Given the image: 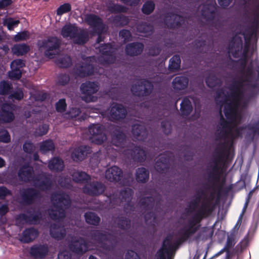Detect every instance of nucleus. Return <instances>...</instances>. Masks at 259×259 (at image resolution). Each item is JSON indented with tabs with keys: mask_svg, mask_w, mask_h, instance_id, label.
Segmentation results:
<instances>
[{
	"mask_svg": "<svg viewBox=\"0 0 259 259\" xmlns=\"http://www.w3.org/2000/svg\"><path fill=\"white\" fill-rule=\"evenodd\" d=\"M240 34L242 35L244 37L245 40L244 46L247 45V47H250L251 39L252 38H254V35L250 32L248 29L240 31L233 36L230 41L229 49V52L232 53L234 58L238 57L242 48L243 41L241 36L239 35Z\"/></svg>",
	"mask_w": 259,
	"mask_h": 259,
	"instance_id": "7ed1b4c3",
	"label": "nucleus"
},
{
	"mask_svg": "<svg viewBox=\"0 0 259 259\" xmlns=\"http://www.w3.org/2000/svg\"><path fill=\"white\" fill-rule=\"evenodd\" d=\"M113 22L121 26H125L128 24L129 19L127 16L124 15L116 16L113 18Z\"/></svg>",
	"mask_w": 259,
	"mask_h": 259,
	"instance_id": "774afa93",
	"label": "nucleus"
},
{
	"mask_svg": "<svg viewBox=\"0 0 259 259\" xmlns=\"http://www.w3.org/2000/svg\"><path fill=\"white\" fill-rule=\"evenodd\" d=\"M123 154L128 158L137 162H144L146 158V152L139 146L133 145L132 148L125 149Z\"/></svg>",
	"mask_w": 259,
	"mask_h": 259,
	"instance_id": "dca6fc26",
	"label": "nucleus"
},
{
	"mask_svg": "<svg viewBox=\"0 0 259 259\" xmlns=\"http://www.w3.org/2000/svg\"><path fill=\"white\" fill-rule=\"evenodd\" d=\"M55 145L52 140H48L42 142L40 145V150L42 153L53 151Z\"/></svg>",
	"mask_w": 259,
	"mask_h": 259,
	"instance_id": "4d7b16f0",
	"label": "nucleus"
},
{
	"mask_svg": "<svg viewBox=\"0 0 259 259\" xmlns=\"http://www.w3.org/2000/svg\"><path fill=\"white\" fill-rule=\"evenodd\" d=\"M58 63L61 68H68L72 64L71 59L69 56H65L59 59Z\"/></svg>",
	"mask_w": 259,
	"mask_h": 259,
	"instance_id": "338daca9",
	"label": "nucleus"
},
{
	"mask_svg": "<svg viewBox=\"0 0 259 259\" xmlns=\"http://www.w3.org/2000/svg\"><path fill=\"white\" fill-rule=\"evenodd\" d=\"M180 111L183 116H189L193 111V106L191 101L187 98L185 97L180 104Z\"/></svg>",
	"mask_w": 259,
	"mask_h": 259,
	"instance_id": "a19ab883",
	"label": "nucleus"
},
{
	"mask_svg": "<svg viewBox=\"0 0 259 259\" xmlns=\"http://www.w3.org/2000/svg\"><path fill=\"white\" fill-rule=\"evenodd\" d=\"M48 167L52 171H61L64 167V162L59 157H54L50 161Z\"/></svg>",
	"mask_w": 259,
	"mask_h": 259,
	"instance_id": "79ce46f5",
	"label": "nucleus"
},
{
	"mask_svg": "<svg viewBox=\"0 0 259 259\" xmlns=\"http://www.w3.org/2000/svg\"><path fill=\"white\" fill-rule=\"evenodd\" d=\"M74 44L79 45H82L86 44L89 40L88 32L84 30H80L77 32L75 38H73Z\"/></svg>",
	"mask_w": 259,
	"mask_h": 259,
	"instance_id": "de8ad7c7",
	"label": "nucleus"
},
{
	"mask_svg": "<svg viewBox=\"0 0 259 259\" xmlns=\"http://www.w3.org/2000/svg\"><path fill=\"white\" fill-rule=\"evenodd\" d=\"M81 113V110L76 107L72 108L70 109L67 113L66 114L68 115V117L71 119H75L78 117V119L79 121H81L82 120H84V118H83L82 116L78 117L79 115Z\"/></svg>",
	"mask_w": 259,
	"mask_h": 259,
	"instance_id": "e2e57ef3",
	"label": "nucleus"
},
{
	"mask_svg": "<svg viewBox=\"0 0 259 259\" xmlns=\"http://www.w3.org/2000/svg\"><path fill=\"white\" fill-rule=\"evenodd\" d=\"M84 217L86 223L93 226H98L101 222L100 218L94 212L87 211L84 213Z\"/></svg>",
	"mask_w": 259,
	"mask_h": 259,
	"instance_id": "37998d69",
	"label": "nucleus"
},
{
	"mask_svg": "<svg viewBox=\"0 0 259 259\" xmlns=\"http://www.w3.org/2000/svg\"><path fill=\"white\" fill-rule=\"evenodd\" d=\"M85 22L92 27L93 30L98 31L99 33H104L107 30L106 25L104 23L102 19L99 16L94 14H88L85 17Z\"/></svg>",
	"mask_w": 259,
	"mask_h": 259,
	"instance_id": "2eb2a0df",
	"label": "nucleus"
},
{
	"mask_svg": "<svg viewBox=\"0 0 259 259\" xmlns=\"http://www.w3.org/2000/svg\"><path fill=\"white\" fill-rule=\"evenodd\" d=\"M71 5L69 3H65L60 5L56 10L57 16H62L64 14L68 13L71 11Z\"/></svg>",
	"mask_w": 259,
	"mask_h": 259,
	"instance_id": "69168bd1",
	"label": "nucleus"
},
{
	"mask_svg": "<svg viewBox=\"0 0 259 259\" xmlns=\"http://www.w3.org/2000/svg\"><path fill=\"white\" fill-rule=\"evenodd\" d=\"M111 131V144L117 147L124 148L126 144V137L120 128L112 124L109 127Z\"/></svg>",
	"mask_w": 259,
	"mask_h": 259,
	"instance_id": "9b49d317",
	"label": "nucleus"
},
{
	"mask_svg": "<svg viewBox=\"0 0 259 259\" xmlns=\"http://www.w3.org/2000/svg\"><path fill=\"white\" fill-rule=\"evenodd\" d=\"M19 193L21 203L24 205L32 204L40 197L39 191L32 187L22 188Z\"/></svg>",
	"mask_w": 259,
	"mask_h": 259,
	"instance_id": "0eeeda50",
	"label": "nucleus"
},
{
	"mask_svg": "<svg viewBox=\"0 0 259 259\" xmlns=\"http://www.w3.org/2000/svg\"><path fill=\"white\" fill-rule=\"evenodd\" d=\"M181 63V58L179 55H175L169 61L168 69L171 72H175L180 68Z\"/></svg>",
	"mask_w": 259,
	"mask_h": 259,
	"instance_id": "5fc2aeb1",
	"label": "nucleus"
},
{
	"mask_svg": "<svg viewBox=\"0 0 259 259\" xmlns=\"http://www.w3.org/2000/svg\"><path fill=\"white\" fill-rule=\"evenodd\" d=\"M213 233V228H208L207 227H203L201 231L195 236V240L197 241L201 239L203 241H206L209 239H211Z\"/></svg>",
	"mask_w": 259,
	"mask_h": 259,
	"instance_id": "4c0bfd02",
	"label": "nucleus"
},
{
	"mask_svg": "<svg viewBox=\"0 0 259 259\" xmlns=\"http://www.w3.org/2000/svg\"><path fill=\"white\" fill-rule=\"evenodd\" d=\"M78 32L77 27L71 24L65 25L62 28L61 35L64 38L70 37L71 39L75 38Z\"/></svg>",
	"mask_w": 259,
	"mask_h": 259,
	"instance_id": "e433bc0d",
	"label": "nucleus"
},
{
	"mask_svg": "<svg viewBox=\"0 0 259 259\" xmlns=\"http://www.w3.org/2000/svg\"><path fill=\"white\" fill-rule=\"evenodd\" d=\"M133 194L134 192L132 189L125 188L121 190L119 194L114 193L113 194H110L108 197L111 202L118 204L121 202L131 201Z\"/></svg>",
	"mask_w": 259,
	"mask_h": 259,
	"instance_id": "aec40b11",
	"label": "nucleus"
},
{
	"mask_svg": "<svg viewBox=\"0 0 259 259\" xmlns=\"http://www.w3.org/2000/svg\"><path fill=\"white\" fill-rule=\"evenodd\" d=\"M50 217L54 221H61L65 217V210L63 208L52 209L49 212Z\"/></svg>",
	"mask_w": 259,
	"mask_h": 259,
	"instance_id": "09e8293b",
	"label": "nucleus"
},
{
	"mask_svg": "<svg viewBox=\"0 0 259 259\" xmlns=\"http://www.w3.org/2000/svg\"><path fill=\"white\" fill-rule=\"evenodd\" d=\"M229 154L230 148L226 142L219 144L215 148L213 161L214 165L208 175L209 178L214 184L219 182L222 166L225 164Z\"/></svg>",
	"mask_w": 259,
	"mask_h": 259,
	"instance_id": "f03ea898",
	"label": "nucleus"
},
{
	"mask_svg": "<svg viewBox=\"0 0 259 259\" xmlns=\"http://www.w3.org/2000/svg\"><path fill=\"white\" fill-rule=\"evenodd\" d=\"M68 247L72 252L82 255L88 250V243L82 237H73L69 242Z\"/></svg>",
	"mask_w": 259,
	"mask_h": 259,
	"instance_id": "6ab92c4d",
	"label": "nucleus"
},
{
	"mask_svg": "<svg viewBox=\"0 0 259 259\" xmlns=\"http://www.w3.org/2000/svg\"><path fill=\"white\" fill-rule=\"evenodd\" d=\"M49 251L47 244H36L30 247L29 253L34 259H43L47 256Z\"/></svg>",
	"mask_w": 259,
	"mask_h": 259,
	"instance_id": "b1692460",
	"label": "nucleus"
},
{
	"mask_svg": "<svg viewBox=\"0 0 259 259\" xmlns=\"http://www.w3.org/2000/svg\"><path fill=\"white\" fill-rule=\"evenodd\" d=\"M100 52L105 57V62L107 64H113L116 59L117 49L111 43L101 44L99 47Z\"/></svg>",
	"mask_w": 259,
	"mask_h": 259,
	"instance_id": "f3484780",
	"label": "nucleus"
},
{
	"mask_svg": "<svg viewBox=\"0 0 259 259\" xmlns=\"http://www.w3.org/2000/svg\"><path fill=\"white\" fill-rule=\"evenodd\" d=\"M90 148L87 146H80L75 148L71 153V157L74 161L83 160L90 153Z\"/></svg>",
	"mask_w": 259,
	"mask_h": 259,
	"instance_id": "473e14b6",
	"label": "nucleus"
},
{
	"mask_svg": "<svg viewBox=\"0 0 259 259\" xmlns=\"http://www.w3.org/2000/svg\"><path fill=\"white\" fill-rule=\"evenodd\" d=\"M34 185L41 191L49 190L53 185L52 181L47 176H44L43 179L40 180L38 178L34 180Z\"/></svg>",
	"mask_w": 259,
	"mask_h": 259,
	"instance_id": "c9c22d12",
	"label": "nucleus"
},
{
	"mask_svg": "<svg viewBox=\"0 0 259 259\" xmlns=\"http://www.w3.org/2000/svg\"><path fill=\"white\" fill-rule=\"evenodd\" d=\"M42 217L41 212L39 210H37L29 215L25 213L20 214L17 218V221L19 220L20 222L35 225L39 223L42 220Z\"/></svg>",
	"mask_w": 259,
	"mask_h": 259,
	"instance_id": "a878e982",
	"label": "nucleus"
},
{
	"mask_svg": "<svg viewBox=\"0 0 259 259\" xmlns=\"http://www.w3.org/2000/svg\"><path fill=\"white\" fill-rule=\"evenodd\" d=\"M61 44V41L57 37L49 36L47 39L38 40L37 46L39 50H45L44 55L46 57L53 59L56 55L55 52L59 50Z\"/></svg>",
	"mask_w": 259,
	"mask_h": 259,
	"instance_id": "39448f33",
	"label": "nucleus"
},
{
	"mask_svg": "<svg viewBox=\"0 0 259 259\" xmlns=\"http://www.w3.org/2000/svg\"><path fill=\"white\" fill-rule=\"evenodd\" d=\"M174 248L171 244V238L167 237L163 241L161 247L156 254V259H166L165 254H168Z\"/></svg>",
	"mask_w": 259,
	"mask_h": 259,
	"instance_id": "7c9ffc66",
	"label": "nucleus"
},
{
	"mask_svg": "<svg viewBox=\"0 0 259 259\" xmlns=\"http://www.w3.org/2000/svg\"><path fill=\"white\" fill-rule=\"evenodd\" d=\"M51 200L55 208H63L65 210L69 208L71 204L70 196L63 192L53 193L51 196Z\"/></svg>",
	"mask_w": 259,
	"mask_h": 259,
	"instance_id": "1a4fd4ad",
	"label": "nucleus"
},
{
	"mask_svg": "<svg viewBox=\"0 0 259 259\" xmlns=\"http://www.w3.org/2000/svg\"><path fill=\"white\" fill-rule=\"evenodd\" d=\"M38 231L33 227L25 229L22 234L21 241L24 243H30L36 238L38 235Z\"/></svg>",
	"mask_w": 259,
	"mask_h": 259,
	"instance_id": "f704fd0d",
	"label": "nucleus"
},
{
	"mask_svg": "<svg viewBox=\"0 0 259 259\" xmlns=\"http://www.w3.org/2000/svg\"><path fill=\"white\" fill-rule=\"evenodd\" d=\"M243 70L244 71L246 76L247 78V79L243 80L240 79L238 81H251L250 80L255 79L256 76V71L255 70V68L254 69L253 67V64L252 62H251L245 69H243L242 68ZM232 81H237L235 79L233 80Z\"/></svg>",
	"mask_w": 259,
	"mask_h": 259,
	"instance_id": "603ef678",
	"label": "nucleus"
},
{
	"mask_svg": "<svg viewBox=\"0 0 259 259\" xmlns=\"http://www.w3.org/2000/svg\"><path fill=\"white\" fill-rule=\"evenodd\" d=\"M244 82H232L229 89L231 91V100L225 103L224 112L227 119L234 121L237 117V110L244 96L242 83Z\"/></svg>",
	"mask_w": 259,
	"mask_h": 259,
	"instance_id": "f257e3e1",
	"label": "nucleus"
},
{
	"mask_svg": "<svg viewBox=\"0 0 259 259\" xmlns=\"http://www.w3.org/2000/svg\"><path fill=\"white\" fill-rule=\"evenodd\" d=\"M89 131L92 135L93 141L98 144H102L106 139V136L104 133V127L100 124H93L89 127Z\"/></svg>",
	"mask_w": 259,
	"mask_h": 259,
	"instance_id": "a211bd4d",
	"label": "nucleus"
},
{
	"mask_svg": "<svg viewBox=\"0 0 259 259\" xmlns=\"http://www.w3.org/2000/svg\"><path fill=\"white\" fill-rule=\"evenodd\" d=\"M12 82H0V95H10L12 90Z\"/></svg>",
	"mask_w": 259,
	"mask_h": 259,
	"instance_id": "052dcab7",
	"label": "nucleus"
},
{
	"mask_svg": "<svg viewBox=\"0 0 259 259\" xmlns=\"http://www.w3.org/2000/svg\"><path fill=\"white\" fill-rule=\"evenodd\" d=\"M99 82H84L80 86V90L84 95L82 99L86 102L95 101L93 94L96 93L99 89Z\"/></svg>",
	"mask_w": 259,
	"mask_h": 259,
	"instance_id": "9d476101",
	"label": "nucleus"
},
{
	"mask_svg": "<svg viewBox=\"0 0 259 259\" xmlns=\"http://www.w3.org/2000/svg\"><path fill=\"white\" fill-rule=\"evenodd\" d=\"M155 7V5L153 1H148L143 4L142 12L145 15H149L153 12Z\"/></svg>",
	"mask_w": 259,
	"mask_h": 259,
	"instance_id": "680f3d73",
	"label": "nucleus"
},
{
	"mask_svg": "<svg viewBox=\"0 0 259 259\" xmlns=\"http://www.w3.org/2000/svg\"><path fill=\"white\" fill-rule=\"evenodd\" d=\"M106 190L105 185L101 182L91 180L83 187V192L90 196H98L102 195Z\"/></svg>",
	"mask_w": 259,
	"mask_h": 259,
	"instance_id": "f8f14e48",
	"label": "nucleus"
},
{
	"mask_svg": "<svg viewBox=\"0 0 259 259\" xmlns=\"http://www.w3.org/2000/svg\"><path fill=\"white\" fill-rule=\"evenodd\" d=\"M137 30L139 32L145 34L146 36L151 35L154 31L153 26L145 22L139 24L137 26Z\"/></svg>",
	"mask_w": 259,
	"mask_h": 259,
	"instance_id": "a18cd8bd",
	"label": "nucleus"
},
{
	"mask_svg": "<svg viewBox=\"0 0 259 259\" xmlns=\"http://www.w3.org/2000/svg\"><path fill=\"white\" fill-rule=\"evenodd\" d=\"M66 234V231L63 226L54 224L50 227V234L55 239L61 240L65 237Z\"/></svg>",
	"mask_w": 259,
	"mask_h": 259,
	"instance_id": "72a5a7b5",
	"label": "nucleus"
},
{
	"mask_svg": "<svg viewBox=\"0 0 259 259\" xmlns=\"http://www.w3.org/2000/svg\"><path fill=\"white\" fill-rule=\"evenodd\" d=\"M73 72L77 76L84 77L94 73V67L91 64H83L74 68Z\"/></svg>",
	"mask_w": 259,
	"mask_h": 259,
	"instance_id": "2f4dec72",
	"label": "nucleus"
},
{
	"mask_svg": "<svg viewBox=\"0 0 259 259\" xmlns=\"http://www.w3.org/2000/svg\"><path fill=\"white\" fill-rule=\"evenodd\" d=\"M90 237L93 240L100 244L101 247L106 251H112L115 248L114 245L107 243V241L111 243L117 242L116 237L110 233L99 230H93L91 231Z\"/></svg>",
	"mask_w": 259,
	"mask_h": 259,
	"instance_id": "20e7f679",
	"label": "nucleus"
},
{
	"mask_svg": "<svg viewBox=\"0 0 259 259\" xmlns=\"http://www.w3.org/2000/svg\"><path fill=\"white\" fill-rule=\"evenodd\" d=\"M185 17L173 12L167 13L163 18L164 24L170 29H177L185 23Z\"/></svg>",
	"mask_w": 259,
	"mask_h": 259,
	"instance_id": "423d86ee",
	"label": "nucleus"
},
{
	"mask_svg": "<svg viewBox=\"0 0 259 259\" xmlns=\"http://www.w3.org/2000/svg\"><path fill=\"white\" fill-rule=\"evenodd\" d=\"M122 176V170L117 166H112L105 171L106 179L111 182H119Z\"/></svg>",
	"mask_w": 259,
	"mask_h": 259,
	"instance_id": "cd10ccee",
	"label": "nucleus"
},
{
	"mask_svg": "<svg viewBox=\"0 0 259 259\" xmlns=\"http://www.w3.org/2000/svg\"><path fill=\"white\" fill-rule=\"evenodd\" d=\"M117 227L122 230L126 231L131 227V221L128 218L124 216H119L117 218Z\"/></svg>",
	"mask_w": 259,
	"mask_h": 259,
	"instance_id": "864d4df0",
	"label": "nucleus"
},
{
	"mask_svg": "<svg viewBox=\"0 0 259 259\" xmlns=\"http://www.w3.org/2000/svg\"><path fill=\"white\" fill-rule=\"evenodd\" d=\"M141 207L144 214V219L146 223L152 218L155 219L156 215L153 211L155 204V199L152 196H147L140 200Z\"/></svg>",
	"mask_w": 259,
	"mask_h": 259,
	"instance_id": "6e6552de",
	"label": "nucleus"
},
{
	"mask_svg": "<svg viewBox=\"0 0 259 259\" xmlns=\"http://www.w3.org/2000/svg\"><path fill=\"white\" fill-rule=\"evenodd\" d=\"M203 219L202 217L196 213L188 221L185 226L191 229L195 228L198 231L200 226V223Z\"/></svg>",
	"mask_w": 259,
	"mask_h": 259,
	"instance_id": "8fccbe9b",
	"label": "nucleus"
},
{
	"mask_svg": "<svg viewBox=\"0 0 259 259\" xmlns=\"http://www.w3.org/2000/svg\"><path fill=\"white\" fill-rule=\"evenodd\" d=\"M108 9L111 13H120L127 12L128 9L121 5L118 4H112L108 6Z\"/></svg>",
	"mask_w": 259,
	"mask_h": 259,
	"instance_id": "bf43d9fd",
	"label": "nucleus"
},
{
	"mask_svg": "<svg viewBox=\"0 0 259 259\" xmlns=\"http://www.w3.org/2000/svg\"><path fill=\"white\" fill-rule=\"evenodd\" d=\"M127 114L126 108L120 104L116 103L110 109L109 118L111 121H121L125 118Z\"/></svg>",
	"mask_w": 259,
	"mask_h": 259,
	"instance_id": "5701e85b",
	"label": "nucleus"
},
{
	"mask_svg": "<svg viewBox=\"0 0 259 259\" xmlns=\"http://www.w3.org/2000/svg\"><path fill=\"white\" fill-rule=\"evenodd\" d=\"M17 106L12 103H4L1 108L0 118L3 123H11L15 118L14 112Z\"/></svg>",
	"mask_w": 259,
	"mask_h": 259,
	"instance_id": "4468645a",
	"label": "nucleus"
},
{
	"mask_svg": "<svg viewBox=\"0 0 259 259\" xmlns=\"http://www.w3.org/2000/svg\"><path fill=\"white\" fill-rule=\"evenodd\" d=\"M177 236H179L178 240L174 243L173 246L175 247H177L179 245L187 241L189 238L187 235V233L185 231L184 228H181L177 232Z\"/></svg>",
	"mask_w": 259,
	"mask_h": 259,
	"instance_id": "13d9d810",
	"label": "nucleus"
},
{
	"mask_svg": "<svg viewBox=\"0 0 259 259\" xmlns=\"http://www.w3.org/2000/svg\"><path fill=\"white\" fill-rule=\"evenodd\" d=\"M29 51V46L24 43L15 45L12 48L13 54L17 56L25 55L28 53Z\"/></svg>",
	"mask_w": 259,
	"mask_h": 259,
	"instance_id": "c03bdc74",
	"label": "nucleus"
},
{
	"mask_svg": "<svg viewBox=\"0 0 259 259\" xmlns=\"http://www.w3.org/2000/svg\"><path fill=\"white\" fill-rule=\"evenodd\" d=\"M136 180L139 183H146L149 178V170L144 167H139L136 170Z\"/></svg>",
	"mask_w": 259,
	"mask_h": 259,
	"instance_id": "58836bf2",
	"label": "nucleus"
},
{
	"mask_svg": "<svg viewBox=\"0 0 259 259\" xmlns=\"http://www.w3.org/2000/svg\"><path fill=\"white\" fill-rule=\"evenodd\" d=\"M19 180L24 183H28L34 180V172L32 166L29 163L22 165L18 171Z\"/></svg>",
	"mask_w": 259,
	"mask_h": 259,
	"instance_id": "4be33fe9",
	"label": "nucleus"
},
{
	"mask_svg": "<svg viewBox=\"0 0 259 259\" xmlns=\"http://www.w3.org/2000/svg\"><path fill=\"white\" fill-rule=\"evenodd\" d=\"M73 181L79 184H87L91 179V176L84 171H75L72 175Z\"/></svg>",
	"mask_w": 259,
	"mask_h": 259,
	"instance_id": "ea45409f",
	"label": "nucleus"
},
{
	"mask_svg": "<svg viewBox=\"0 0 259 259\" xmlns=\"http://www.w3.org/2000/svg\"><path fill=\"white\" fill-rule=\"evenodd\" d=\"M132 133L134 138L140 141H144L148 135V131L145 125L135 124L132 126Z\"/></svg>",
	"mask_w": 259,
	"mask_h": 259,
	"instance_id": "c85d7f7f",
	"label": "nucleus"
},
{
	"mask_svg": "<svg viewBox=\"0 0 259 259\" xmlns=\"http://www.w3.org/2000/svg\"><path fill=\"white\" fill-rule=\"evenodd\" d=\"M248 88L246 90V96L250 99L256 96L259 93L258 82H247Z\"/></svg>",
	"mask_w": 259,
	"mask_h": 259,
	"instance_id": "49530a36",
	"label": "nucleus"
},
{
	"mask_svg": "<svg viewBox=\"0 0 259 259\" xmlns=\"http://www.w3.org/2000/svg\"><path fill=\"white\" fill-rule=\"evenodd\" d=\"M153 82H136L131 88V92L135 96L139 97L149 96L153 89Z\"/></svg>",
	"mask_w": 259,
	"mask_h": 259,
	"instance_id": "ddd939ff",
	"label": "nucleus"
},
{
	"mask_svg": "<svg viewBox=\"0 0 259 259\" xmlns=\"http://www.w3.org/2000/svg\"><path fill=\"white\" fill-rule=\"evenodd\" d=\"M235 242L233 237L229 236L227 238V242L225 247L222 249L219 252L215 254V256H218L219 255L223 254L224 252H227V255L226 259H228L229 257V250L234 246Z\"/></svg>",
	"mask_w": 259,
	"mask_h": 259,
	"instance_id": "6e6d98bb",
	"label": "nucleus"
},
{
	"mask_svg": "<svg viewBox=\"0 0 259 259\" xmlns=\"http://www.w3.org/2000/svg\"><path fill=\"white\" fill-rule=\"evenodd\" d=\"M214 196L213 194L211 193L210 196L206 199L205 201L202 202L199 209L196 212L203 219L209 217L215 208V204L211 202Z\"/></svg>",
	"mask_w": 259,
	"mask_h": 259,
	"instance_id": "412c9836",
	"label": "nucleus"
},
{
	"mask_svg": "<svg viewBox=\"0 0 259 259\" xmlns=\"http://www.w3.org/2000/svg\"><path fill=\"white\" fill-rule=\"evenodd\" d=\"M169 160L170 158L166 154H160L155 163V169L159 173L166 174L169 168Z\"/></svg>",
	"mask_w": 259,
	"mask_h": 259,
	"instance_id": "bb28decb",
	"label": "nucleus"
},
{
	"mask_svg": "<svg viewBox=\"0 0 259 259\" xmlns=\"http://www.w3.org/2000/svg\"><path fill=\"white\" fill-rule=\"evenodd\" d=\"M217 12V9L214 5L207 4L203 6L201 15L207 22H211L214 20Z\"/></svg>",
	"mask_w": 259,
	"mask_h": 259,
	"instance_id": "c756f323",
	"label": "nucleus"
},
{
	"mask_svg": "<svg viewBox=\"0 0 259 259\" xmlns=\"http://www.w3.org/2000/svg\"><path fill=\"white\" fill-rule=\"evenodd\" d=\"M230 91V94L228 92L226 93L225 91L223 89L219 90L216 92V98L215 100L217 102L218 101V99L221 98L222 100L219 101V104L221 105H223L225 103L229 102L231 100V91Z\"/></svg>",
	"mask_w": 259,
	"mask_h": 259,
	"instance_id": "3c124183",
	"label": "nucleus"
},
{
	"mask_svg": "<svg viewBox=\"0 0 259 259\" xmlns=\"http://www.w3.org/2000/svg\"><path fill=\"white\" fill-rule=\"evenodd\" d=\"M247 45L244 46L242 52V58L239 60L240 66L243 69L246 67L248 61V54L250 49V47H247Z\"/></svg>",
	"mask_w": 259,
	"mask_h": 259,
	"instance_id": "0e129e2a",
	"label": "nucleus"
},
{
	"mask_svg": "<svg viewBox=\"0 0 259 259\" xmlns=\"http://www.w3.org/2000/svg\"><path fill=\"white\" fill-rule=\"evenodd\" d=\"M144 45L141 42L135 41L126 45L124 49L125 54L130 57L140 55L143 52Z\"/></svg>",
	"mask_w": 259,
	"mask_h": 259,
	"instance_id": "393cba45",
	"label": "nucleus"
}]
</instances>
